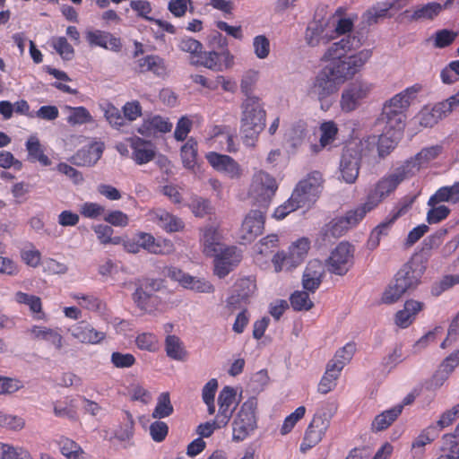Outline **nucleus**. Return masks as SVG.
Returning a JSON list of instances; mask_svg holds the SVG:
<instances>
[{
	"label": "nucleus",
	"mask_w": 459,
	"mask_h": 459,
	"mask_svg": "<svg viewBox=\"0 0 459 459\" xmlns=\"http://www.w3.org/2000/svg\"><path fill=\"white\" fill-rule=\"evenodd\" d=\"M426 271L425 262L414 255L396 273L394 280L386 288L382 296L385 304L398 301L403 295L414 291L420 283V279Z\"/></svg>",
	"instance_id": "nucleus-1"
},
{
	"label": "nucleus",
	"mask_w": 459,
	"mask_h": 459,
	"mask_svg": "<svg viewBox=\"0 0 459 459\" xmlns=\"http://www.w3.org/2000/svg\"><path fill=\"white\" fill-rule=\"evenodd\" d=\"M365 33L363 31H356L354 34L342 38L341 40L333 43L324 55V59L330 60V63L341 61L345 67L351 66L354 71V75L360 71L364 65L372 56L370 49H363L355 55L347 56L348 51L359 48L365 40Z\"/></svg>",
	"instance_id": "nucleus-2"
},
{
	"label": "nucleus",
	"mask_w": 459,
	"mask_h": 459,
	"mask_svg": "<svg viewBox=\"0 0 459 459\" xmlns=\"http://www.w3.org/2000/svg\"><path fill=\"white\" fill-rule=\"evenodd\" d=\"M351 66L345 67L341 61L329 63L321 69L307 89V96L323 101L335 93L339 86L354 76Z\"/></svg>",
	"instance_id": "nucleus-3"
},
{
	"label": "nucleus",
	"mask_w": 459,
	"mask_h": 459,
	"mask_svg": "<svg viewBox=\"0 0 459 459\" xmlns=\"http://www.w3.org/2000/svg\"><path fill=\"white\" fill-rule=\"evenodd\" d=\"M376 143L377 136L369 135L363 139L351 140L345 145L341 158L340 170L346 183L352 184L356 181L361 160L374 152Z\"/></svg>",
	"instance_id": "nucleus-4"
},
{
	"label": "nucleus",
	"mask_w": 459,
	"mask_h": 459,
	"mask_svg": "<svg viewBox=\"0 0 459 459\" xmlns=\"http://www.w3.org/2000/svg\"><path fill=\"white\" fill-rule=\"evenodd\" d=\"M240 133L246 145L254 146L265 127L266 112L258 97H249L241 104Z\"/></svg>",
	"instance_id": "nucleus-5"
},
{
	"label": "nucleus",
	"mask_w": 459,
	"mask_h": 459,
	"mask_svg": "<svg viewBox=\"0 0 459 459\" xmlns=\"http://www.w3.org/2000/svg\"><path fill=\"white\" fill-rule=\"evenodd\" d=\"M257 399L250 397L243 403L232 421V439L243 441L257 428Z\"/></svg>",
	"instance_id": "nucleus-6"
},
{
	"label": "nucleus",
	"mask_w": 459,
	"mask_h": 459,
	"mask_svg": "<svg viewBox=\"0 0 459 459\" xmlns=\"http://www.w3.org/2000/svg\"><path fill=\"white\" fill-rule=\"evenodd\" d=\"M322 174L313 171L300 180L291 194V201L296 207H310L314 204L322 191Z\"/></svg>",
	"instance_id": "nucleus-7"
},
{
	"label": "nucleus",
	"mask_w": 459,
	"mask_h": 459,
	"mask_svg": "<svg viewBox=\"0 0 459 459\" xmlns=\"http://www.w3.org/2000/svg\"><path fill=\"white\" fill-rule=\"evenodd\" d=\"M277 189L276 179L269 173L264 170L255 173L249 191L254 205L267 209Z\"/></svg>",
	"instance_id": "nucleus-8"
},
{
	"label": "nucleus",
	"mask_w": 459,
	"mask_h": 459,
	"mask_svg": "<svg viewBox=\"0 0 459 459\" xmlns=\"http://www.w3.org/2000/svg\"><path fill=\"white\" fill-rule=\"evenodd\" d=\"M136 285V290L132 295L134 302L141 310L151 312L160 303L156 292L164 287L163 281L147 278L139 280Z\"/></svg>",
	"instance_id": "nucleus-9"
},
{
	"label": "nucleus",
	"mask_w": 459,
	"mask_h": 459,
	"mask_svg": "<svg viewBox=\"0 0 459 459\" xmlns=\"http://www.w3.org/2000/svg\"><path fill=\"white\" fill-rule=\"evenodd\" d=\"M374 85L364 80L349 83L342 92L340 105L344 112L356 110L368 98Z\"/></svg>",
	"instance_id": "nucleus-10"
},
{
	"label": "nucleus",
	"mask_w": 459,
	"mask_h": 459,
	"mask_svg": "<svg viewBox=\"0 0 459 459\" xmlns=\"http://www.w3.org/2000/svg\"><path fill=\"white\" fill-rule=\"evenodd\" d=\"M354 247L342 241L331 252L326 260L328 271L337 275H344L353 265Z\"/></svg>",
	"instance_id": "nucleus-11"
},
{
	"label": "nucleus",
	"mask_w": 459,
	"mask_h": 459,
	"mask_svg": "<svg viewBox=\"0 0 459 459\" xmlns=\"http://www.w3.org/2000/svg\"><path fill=\"white\" fill-rule=\"evenodd\" d=\"M401 182L391 173L381 178L367 197V202L362 204L368 212L373 210L385 197L394 192Z\"/></svg>",
	"instance_id": "nucleus-12"
},
{
	"label": "nucleus",
	"mask_w": 459,
	"mask_h": 459,
	"mask_svg": "<svg viewBox=\"0 0 459 459\" xmlns=\"http://www.w3.org/2000/svg\"><path fill=\"white\" fill-rule=\"evenodd\" d=\"M308 249L309 241L307 238H302L293 243L287 253H277L275 255L276 263L281 261L279 270H281L282 267H286L287 269L297 267L304 261Z\"/></svg>",
	"instance_id": "nucleus-13"
},
{
	"label": "nucleus",
	"mask_w": 459,
	"mask_h": 459,
	"mask_svg": "<svg viewBox=\"0 0 459 459\" xmlns=\"http://www.w3.org/2000/svg\"><path fill=\"white\" fill-rule=\"evenodd\" d=\"M214 257V273L219 278H224L241 261V255L236 247H221Z\"/></svg>",
	"instance_id": "nucleus-14"
},
{
	"label": "nucleus",
	"mask_w": 459,
	"mask_h": 459,
	"mask_svg": "<svg viewBox=\"0 0 459 459\" xmlns=\"http://www.w3.org/2000/svg\"><path fill=\"white\" fill-rule=\"evenodd\" d=\"M266 210L267 209L258 207V209H252L246 215L241 226L242 232L244 233V239L251 241L257 236L262 235L264 227Z\"/></svg>",
	"instance_id": "nucleus-15"
},
{
	"label": "nucleus",
	"mask_w": 459,
	"mask_h": 459,
	"mask_svg": "<svg viewBox=\"0 0 459 459\" xmlns=\"http://www.w3.org/2000/svg\"><path fill=\"white\" fill-rule=\"evenodd\" d=\"M365 208L360 205L355 210H351L344 216L333 219L330 223L329 231L333 237H340L350 228L357 225L367 214Z\"/></svg>",
	"instance_id": "nucleus-16"
},
{
	"label": "nucleus",
	"mask_w": 459,
	"mask_h": 459,
	"mask_svg": "<svg viewBox=\"0 0 459 459\" xmlns=\"http://www.w3.org/2000/svg\"><path fill=\"white\" fill-rule=\"evenodd\" d=\"M206 159L213 169L225 173L231 178H238L241 174L239 165L229 155L212 152L206 155Z\"/></svg>",
	"instance_id": "nucleus-17"
},
{
	"label": "nucleus",
	"mask_w": 459,
	"mask_h": 459,
	"mask_svg": "<svg viewBox=\"0 0 459 459\" xmlns=\"http://www.w3.org/2000/svg\"><path fill=\"white\" fill-rule=\"evenodd\" d=\"M442 10V4L437 2H430L415 6L412 12L405 10L402 14L409 22H420L427 20H434Z\"/></svg>",
	"instance_id": "nucleus-18"
},
{
	"label": "nucleus",
	"mask_w": 459,
	"mask_h": 459,
	"mask_svg": "<svg viewBox=\"0 0 459 459\" xmlns=\"http://www.w3.org/2000/svg\"><path fill=\"white\" fill-rule=\"evenodd\" d=\"M255 289V282L250 277L239 279L234 285V293L228 299V305L236 307L241 302H246Z\"/></svg>",
	"instance_id": "nucleus-19"
},
{
	"label": "nucleus",
	"mask_w": 459,
	"mask_h": 459,
	"mask_svg": "<svg viewBox=\"0 0 459 459\" xmlns=\"http://www.w3.org/2000/svg\"><path fill=\"white\" fill-rule=\"evenodd\" d=\"M133 149V160L139 165L145 164L155 157V151L151 141L143 140L138 136L130 139Z\"/></svg>",
	"instance_id": "nucleus-20"
},
{
	"label": "nucleus",
	"mask_w": 459,
	"mask_h": 459,
	"mask_svg": "<svg viewBox=\"0 0 459 459\" xmlns=\"http://www.w3.org/2000/svg\"><path fill=\"white\" fill-rule=\"evenodd\" d=\"M405 118L406 116L403 112L391 109L389 107H383L377 123L385 124L386 134H389L390 131L401 132L404 127Z\"/></svg>",
	"instance_id": "nucleus-21"
},
{
	"label": "nucleus",
	"mask_w": 459,
	"mask_h": 459,
	"mask_svg": "<svg viewBox=\"0 0 459 459\" xmlns=\"http://www.w3.org/2000/svg\"><path fill=\"white\" fill-rule=\"evenodd\" d=\"M70 331L74 338L83 343H99L106 337L104 332L97 331L86 322L78 323Z\"/></svg>",
	"instance_id": "nucleus-22"
},
{
	"label": "nucleus",
	"mask_w": 459,
	"mask_h": 459,
	"mask_svg": "<svg viewBox=\"0 0 459 459\" xmlns=\"http://www.w3.org/2000/svg\"><path fill=\"white\" fill-rule=\"evenodd\" d=\"M102 152L103 148L101 146L91 144L77 151V152L71 157L70 161L75 166L90 167L97 163L100 159Z\"/></svg>",
	"instance_id": "nucleus-23"
},
{
	"label": "nucleus",
	"mask_w": 459,
	"mask_h": 459,
	"mask_svg": "<svg viewBox=\"0 0 459 459\" xmlns=\"http://www.w3.org/2000/svg\"><path fill=\"white\" fill-rule=\"evenodd\" d=\"M424 307V303L409 299L404 303V307L395 314V324L401 328H407L415 320L416 315Z\"/></svg>",
	"instance_id": "nucleus-24"
},
{
	"label": "nucleus",
	"mask_w": 459,
	"mask_h": 459,
	"mask_svg": "<svg viewBox=\"0 0 459 459\" xmlns=\"http://www.w3.org/2000/svg\"><path fill=\"white\" fill-rule=\"evenodd\" d=\"M419 90L420 87L417 86L407 88L386 101L384 107H389L391 109L404 113V110L409 107L411 100L415 98Z\"/></svg>",
	"instance_id": "nucleus-25"
},
{
	"label": "nucleus",
	"mask_w": 459,
	"mask_h": 459,
	"mask_svg": "<svg viewBox=\"0 0 459 459\" xmlns=\"http://www.w3.org/2000/svg\"><path fill=\"white\" fill-rule=\"evenodd\" d=\"M438 437V429L435 426H429L414 439L411 448L413 456L421 459L424 454V446L433 442Z\"/></svg>",
	"instance_id": "nucleus-26"
},
{
	"label": "nucleus",
	"mask_w": 459,
	"mask_h": 459,
	"mask_svg": "<svg viewBox=\"0 0 459 459\" xmlns=\"http://www.w3.org/2000/svg\"><path fill=\"white\" fill-rule=\"evenodd\" d=\"M403 409V405H396L377 415L372 421L371 429L375 432L386 429L402 413Z\"/></svg>",
	"instance_id": "nucleus-27"
},
{
	"label": "nucleus",
	"mask_w": 459,
	"mask_h": 459,
	"mask_svg": "<svg viewBox=\"0 0 459 459\" xmlns=\"http://www.w3.org/2000/svg\"><path fill=\"white\" fill-rule=\"evenodd\" d=\"M191 65H201L216 72L223 71V65L220 59V52L217 50L203 51L196 60H192Z\"/></svg>",
	"instance_id": "nucleus-28"
},
{
	"label": "nucleus",
	"mask_w": 459,
	"mask_h": 459,
	"mask_svg": "<svg viewBox=\"0 0 459 459\" xmlns=\"http://www.w3.org/2000/svg\"><path fill=\"white\" fill-rule=\"evenodd\" d=\"M204 253L207 256L217 255L222 245L220 243V235L214 227L204 230L203 236Z\"/></svg>",
	"instance_id": "nucleus-29"
},
{
	"label": "nucleus",
	"mask_w": 459,
	"mask_h": 459,
	"mask_svg": "<svg viewBox=\"0 0 459 459\" xmlns=\"http://www.w3.org/2000/svg\"><path fill=\"white\" fill-rule=\"evenodd\" d=\"M321 136L319 143L320 144H313L311 148L314 152H318L322 148L332 143L335 140V136L338 133V128L334 122L328 121L325 122L320 126Z\"/></svg>",
	"instance_id": "nucleus-30"
},
{
	"label": "nucleus",
	"mask_w": 459,
	"mask_h": 459,
	"mask_svg": "<svg viewBox=\"0 0 459 459\" xmlns=\"http://www.w3.org/2000/svg\"><path fill=\"white\" fill-rule=\"evenodd\" d=\"M393 15L394 13L387 2L377 3L365 13L366 22L369 26L377 23L385 18H391Z\"/></svg>",
	"instance_id": "nucleus-31"
},
{
	"label": "nucleus",
	"mask_w": 459,
	"mask_h": 459,
	"mask_svg": "<svg viewBox=\"0 0 459 459\" xmlns=\"http://www.w3.org/2000/svg\"><path fill=\"white\" fill-rule=\"evenodd\" d=\"M180 155L184 167L193 169L197 158V142L193 137H190L181 147Z\"/></svg>",
	"instance_id": "nucleus-32"
},
{
	"label": "nucleus",
	"mask_w": 459,
	"mask_h": 459,
	"mask_svg": "<svg viewBox=\"0 0 459 459\" xmlns=\"http://www.w3.org/2000/svg\"><path fill=\"white\" fill-rule=\"evenodd\" d=\"M29 160L31 161H39L43 166H49L51 161L49 158L44 154L41 144L36 136H31L26 143Z\"/></svg>",
	"instance_id": "nucleus-33"
},
{
	"label": "nucleus",
	"mask_w": 459,
	"mask_h": 459,
	"mask_svg": "<svg viewBox=\"0 0 459 459\" xmlns=\"http://www.w3.org/2000/svg\"><path fill=\"white\" fill-rule=\"evenodd\" d=\"M165 350L168 357L176 360H184L186 351L180 339L176 335H168L165 340Z\"/></svg>",
	"instance_id": "nucleus-34"
},
{
	"label": "nucleus",
	"mask_w": 459,
	"mask_h": 459,
	"mask_svg": "<svg viewBox=\"0 0 459 459\" xmlns=\"http://www.w3.org/2000/svg\"><path fill=\"white\" fill-rule=\"evenodd\" d=\"M174 407L170 401L169 393H161L157 398V404L152 413L153 419H163L170 416Z\"/></svg>",
	"instance_id": "nucleus-35"
},
{
	"label": "nucleus",
	"mask_w": 459,
	"mask_h": 459,
	"mask_svg": "<svg viewBox=\"0 0 459 459\" xmlns=\"http://www.w3.org/2000/svg\"><path fill=\"white\" fill-rule=\"evenodd\" d=\"M420 168V163L416 160V156H414L405 160L400 167H397L393 174L400 182H403L404 179L414 176Z\"/></svg>",
	"instance_id": "nucleus-36"
},
{
	"label": "nucleus",
	"mask_w": 459,
	"mask_h": 459,
	"mask_svg": "<svg viewBox=\"0 0 459 459\" xmlns=\"http://www.w3.org/2000/svg\"><path fill=\"white\" fill-rule=\"evenodd\" d=\"M457 106H459V91L446 100L435 104L431 110L439 121L447 117Z\"/></svg>",
	"instance_id": "nucleus-37"
},
{
	"label": "nucleus",
	"mask_w": 459,
	"mask_h": 459,
	"mask_svg": "<svg viewBox=\"0 0 459 459\" xmlns=\"http://www.w3.org/2000/svg\"><path fill=\"white\" fill-rule=\"evenodd\" d=\"M290 303L294 311H308L314 307V302L306 290L294 291L290 297Z\"/></svg>",
	"instance_id": "nucleus-38"
},
{
	"label": "nucleus",
	"mask_w": 459,
	"mask_h": 459,
	"mask_svg": "<svg viewBox=\"0 0 459 459\" xmlns=\"http://www.w3.org/2000/svg\"><path fill=\"white\" fill-rule=\"evenodd\" d=\"M236 395L237 393L233 387L224 386L218 396L219 411L233 413L236 407L232 409L230 407L236 401Z\"/></svg>",
	"instance_id": "nucleus-39"
},
{
	"label": "nucleus",
	"mask_w": 459,
	"mask_h": 459,
	"mask_svg": "<svg viewBox=\"0 0 459 459\" xmlns=\"http://www.w3.org/2000/svg\"><path fill=\"white\" fill-rule=\"evenodd\" d=\"M0 459H33L30 453L8 444L0 443Z\"/></svg>",
	"instance_id": "nucleus-40"
},
{
	"label": "nucleus",
	"mask_w": 459,
	"mask_h": 459,
	"mask_svg": "<svg viewBox=\"0 0 459 459\" xmlns=\"http://www.w3.org/2000/svg\"><path fill=\"white\" fill-rule=\"evenodd\" d=\"M458 31L448 29L438 30L434 34V47L436 48H445L454 43L458 37Z\"/></svg>",
	"instance_id": "nucleus-41"
},
{
	"label": "nucleus",
	"mask_w": 459,
	"mask_h": 459,
	"mask_svg": "<svg viewBox=\"0 0 459 459\" xmlns=\"http://www.w3.org/2000/svg\"><path fill=\"white\" fill-rule=\"evenodd\" d=\"M441 451L444 455H448L452 459H459V440L455 435L446 434L443 436Z\"/></svg>",
	"instance_id": "nucleus-42"
},
{
	"label": "nucleus",
	"mask_w": 459,
	"mask_h": 459,
	"mask_svg": "<svg viewBox=\"0 0 459 459\" xmlns=\"http://www.w3.org/2000/svg\"><path fill=\"white\" fill-rule=\"evenodd\" d=\"M160 225L167 232L179 231L184 228V222L178 217L167 212H162L159 215Z\"/></svg>",
	"instance_id": "nucleus-43"
},
{
	"label": "nucleus",
	"mask_w": 459,
	"mask_h": 459,
	"mask_svg": "<svg viewBox=\"0 0 459 459\" xmlns=\"http://www.w3.org/2000/svg\"><path fill=\"white\" fill-rule=\"evenodd\" d=\"M190 208L196 217H204L214 212V207L210 200L204 197H195L190 204Z\"/></svg>",
	"instance_id": "nucleus-44"
},
{
	"label": "nucleus",
	"mask_w": 459,
	"mask_h": 459,
	"mask_svg": "<svg viewBox=\"0 0 459 459\" xmlns=\"http://www.w3.org/2000/svg\"><path fill=\"white\" fill-rule=\"evenodd\" d=\"M185 283L186 285L184 288L190 289L197 292L212 293L214 291L213 285L204 278H196L189 275V277H186Z\"/></svg>",
	"instance_id": "nucleus-45"
},
{
	"label": "nucleus",
	"mask_w": 459,
	"mask_h": 459,
	"mask_svg": "<svg viewBox=\"0 0 459 459\" xmlns=\"http://www.w3.org/2000/svg\"><path fill=\"white\" fill-rule=\"evenodd\" d=\"M70 110L67 121L71 125H82L92 121V117L84 107H66Z\"/></svg>",
	"instance_id": "nucleus-46"
},
{
	"label": "nucleus",
	"mask_w": 459,
	"mask_h": 459,
	"mask_svg": "<svg viewBox=\"0 0 459 459\" xmlns=\"http://www.w3.org/2000/svg\"><path fill=\"white\" fill-rule=\"evenodd\" d=\"M52 46L64 60H72L74 56V49L68 43L66 38L58 37L53 39Z\"/></svg>",
	"instance_id": "nucleus-47"
},
{
	"label": "nucleus",
	"mask_w": 459,
	"mask_h": 459,
	"mask_svg": "<svg viewBox=\"0 0 459 459\" xmlns=\"http://www.w3.org/2000/svg\"><path fill=\"white\" fill-rule=\"evenodd\" d=\"M61 453L68 459H87L84 451L71 439H65L64 441Z\"/></svg>",
	"instance_id": "nucleus-48"
},
{
	"label": "nucleus",
	"mask_w": 459,
	"mask_h": 459,
	"mask_svg": "<svg viewBox=\"0 0 459 459\" xmlns=\"http://www.w3.org/2000/svg\"><path fill=\"white\" fill-rule=\"evenodd\" d=\"M429 207L430 209L428 211L426 218L429 224L439 223L446 219L451 212V210L444 204H437Z\"/></svg>",
	"instance_id": "nucleus-49"
},
{
	"label": "nucleus",
	"mask_w": 459,
	"mask_h": 459,
	"mask_svg": "<svg viewBox=\"0 0 459 459\" xmlns=\"http://www.w3.org/2000/svg\"><path fill=\"white\" fill-rule=\"evenodd\" d=\"M416 200V195H406L403 197L391 212V221H395L401 216L406 214Z\"/></svg>",
	"instance_id": "nucleus-50"
},
{
	"label": "nucleus",
	"mask_w": 459,
	"mask_h": 459,
	"mask_svg": "<svg viewBox=\"0 0 459 459\" xmlns=\"http://www.w3.org/2000/svg\"><path fill=\"white\" fill-rule=\"evenodd\" d=\"M443 146L437 144L429 147L423 148L416 156L421 167L428 164L429 161L437 159L442 152Z\"/></svg>",
	"instance_id": "nucleus-51"
},
{
	"label": "nucleus",
	"mask_w": 459,
	"mask_h": 459,
	"mask_svg": "<svg viewBox=\"0 0 459 459\" xmlns=\"http://www.w3.org/2000/svg\"><path fill=\"white\" fill-rule=\"evenodd\" d=\"M178 48L181 51L190 53L193 57L197 58L203 49V44L193 38H182Z\"/></svg>",
	"instance_id": "nucleus-52"
},
{
	"label": "nucleus",
	"mask_w": 459,
	"mask_h": 459,
	"mask_svg": "<svg viewBox=\"0 0 459 459\" xmlns=\"http://www.w3.org/2000/svg\"><path fill=\"white\" fill-rule=\"evenodd\" d=\"M111 363L117 368H130L135 363V358L130 353L114 351L110 358Z\"/></svg>",
	"instance_id": "nucleus-53"
},
{
	"label": "nucleus",
	"mask_w": 459,
	"mask_h": 459,
	"mask_svg": "<svg viewBox=\"0 0 459 459\" xmlns=\"http://www.w3.org/2000/svg\"><path fill=\"white\" fill-rule=\"evenodd\" d=\"M396 143L391 137L386 135H380L378 138L377 137V143L375 148L377 147V153L379 158L384 159L395 148Z\"/></svg>",
	"instance_id": "nucleus-54"
},
{
	"label": "nucleus",
	"mask_w": 459,
	"mask_h": 459,
	"mask_svg": "<svg viewBox=\"0 0 459 459\" xmlns=\"http://www.w3.org/2000/svg\"><path fill=\"white\" fill-rule=\"evenodd\" d=\"M324 436L325 433L319 432L317 429L311 428V426L308 425L305 433L304 442L301 445V450H306L315 446L322 440Z\"/></svg>",
	"instance_id": "nucleus-55"
},
{
	"label": "nucleus",
	"mask_w": 459,
	"mask_h": 459,
	"mask_svg": "<svg viewBox=\"0 0 459 459\" xmlns=\"http://www.w3.org/2000/svg\"><path fill=\"white\" fill-rule=\"evenodd\" d=\"M169 433V426L166 422L156 420L150 426V435L155 442H162Z\"/></svg>",
	"instance_id": "nucleus-56"
},
{
	"label": "nucleus",
	"mask_w": 459,
	"mask_h": 459,
	"mask_svg": "<svg viewBox=\"0 0 459 459\" xmlns=\"http://www.w3.org/2000/svg\"><path fill=\"white\" fill-rule=\"evenodd\" d=\"M324 267L319 260H312L310 261L303 273V276L311 278L316 281H323L324 276Z\"/></svg>",
	"instance_id": "nucleus-57"
},
{
	"label": "nucleus",
	"mask_w": 459,
	"mask_h": 459,
	"mask_svg": "<svg viewBox=\"0 0 459 459\" xmlns=\"http://www.w3.org/2000/svg\"><path fill=\"white\" fill-rule=\"evenodd\" d=\"M147 65L145 72L150 71L156 75H163L166 73L164 61L159 56L150 55L146 56Z\"/></svg>",
	"instance_id": "nucleus-58"
},
{
	"label": "nucleus",
	"mask_w": 459,
	"mask_h": 459,
	"mask_svg": "<svg viewBox=\"0 0 459 459\" xmlns=\"http://www.w3.org/2000/svg\"><path fill=\"white\" fill-rule=\"evenodd\" d=\"M253 45L255 53L258 58L264 59L268 56L270 52V42L265 36L259 35L255 37Z\"/></svg>",
	"instance_id": "nucleus-59"
},
{
	"label": "nucleus",
	"mask_w": 459,
	"mask_h": 459,
	"mask_svg": "<svg viewBox=\"0 0 459 459\" xmlns=\"http://www.w3.org/2000/svg\"><path fill=\"white\" fill-rule=\"evenodd\" d=\"M131 8L135 11L138 16L149 21L152 22L153 17H150L147 14L152 12L151 3L147 0H132L130 2Z\"/></svg>",
	"instance_id": "nucleus-60"
},
{
	"label": "nucleus",
	"mask_w": 459,
	"mask_h": 459,
	"mask_svg": "<svg viewBox=\"0 0 459 459\" xmlns=\"http://www.w3.org/2000/svg\"><path fill=\"white\" fill-rule=\"evenodd\" d=\"M208 45L212 50L221 52L228 48V39L221 32L214 30L208 37Z\"/></svg>",
	"instance_id": "nucleus-61"
},
{
	"label": "nucleus",
	"mask_w": 459,
	"mask_h": 459,
	"mask_svg": "<svg viewBox=\"0 0 459 459\" xmlns=\"http://www.w3.org/2000/svg\"><path fill=\"white\" fill-rule=\"evenodd\" d=\"M192 128V121L186 117H182L177 123L174 137L177 141H184Z\"/></svg>",
	"instance_id": "nucleus-62"
},
{
	"label": "nucleus",
	"mask_w": 459,
	"mask_h": 459,
	"mask_svg": "<svg viewBox=\"0 0 459 459\" xmlns=\"http://www.w3.org/2000/svg\"><path fill=\"white\" fill-rule=\"evenodd\" d=\"M136 345L139 349L153 351L156 350L157 340L152 333H142L136 337Z\"/></svg>",
	"instance_id": "nucleus-63"
},
{
	"label": "nucleus",
	"mask_w": 459,
	"mask_h": 459,
	"mask_svg": "<svg viewBox=\"0 0 459 459\" xmlns=\"http://www.w3.org/2000/svg\"><path fill=\"white\" fill-rule=\"evenodd\" d=\"M105 117L108 123L115 126L116 128L119 129L121 126L126 125V120L124 116L120 114V111L114 106H109L106 112Z\"/></svg>",
	"instance_id": "nucleus-64"
}]
</instances>
